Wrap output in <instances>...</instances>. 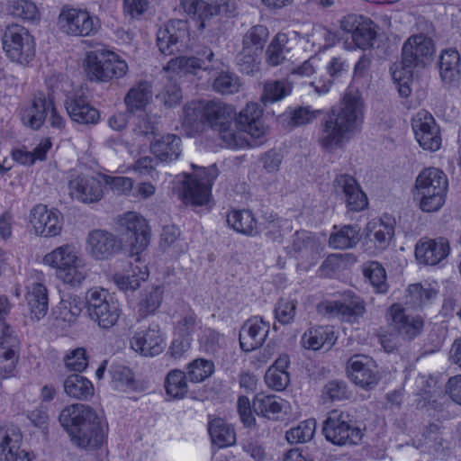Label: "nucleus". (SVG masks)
Here are the masks:
<instances>
[{
    "instance_id": "obj_1",
    "label": "nucleus",
    "mask_w": 461,
    "mask_h": 461,
    "mask_svg": "<svg viewBox=\"0 0 461 461\" xmlns=\"http://www.w3.org/2000/svg\"><path fill=\"white\" fill-rule=\"evenodd\" d=\"M363 101L358 92L345 94L339 107H333L324 117L319 144L326 151L342 149L363 122Z\"/></svg>"
},
{
    "instance_id": "obj_2",
    "label": "nucleus",
    "mask_w": 461,
    "mask_h": 461,
    "mask_svg": "<svg viewBox=\"0 0 461 461\" xmlns=\"http://www.w3.org/2000/svg\"><path fill=\"white\" fill-rule=\"evenodd\" d=\"M59 421L71 441L81 448L95 449L104 442L107 425L88 405L74 403L66 406L59 413Z\"/></svg>"
},
{
    "instance_id": "obj_3",
    "label": "nucleus",
    "mask_w": 461,
    "mask_h": 461,
    "mask_svg": "<svg viewBox=\"0 0 461 461\" xmlns=\"http://www.w3.org/2000/svg\"><path fill=\"white\" fill-rule=\"evenodd\" d=\"M436 54L433 40L422 33L410 36L402 48V59L391 68L392 77L397 84L402 97H408L411 93L410 84L412 82L415 69H423L430 65Z\"/></svg>"
},
{
    "instance_id": "obj_4",
    "label": "nucleus",
    "mask_w": 461,
    "mask_h": 461,
    "mask_svg": "<svg viewBox=\"0 0 461 461\" xmlns=\"http://www.w3.org/2000/svg\"><path fill=\"white\" fill-rule=\"evenodd\" d=\"M448 181L445 173L436 167L424 168L416 177L413 196L426 212L438 211L445 203Z\"/></svg>"
},
{
    "instance_id": "obj_5",
    "label": "nucleus",
    "mask_w": 461,
    "mask_h": 461,
    "mask_svg": "<svg viewBox=\"0 0 461 461\" xmlns=\"http://www.w3.org/2000/svg\"><path fill=\"white\" fill-rule=\"evenodd\" d=\"M322 433L334 445H357L363 438L362 430L351 415L340 410H332L323 421Z\"/></svg>"
},
{
    "instance_id": "obj_6",
    "label": "nucleus",
    "mask_w": 461,
    "mask_h": 461,
    "mask_svg": "<svg viewBox=\"0 0 461 461\" xmlns=\"http://www.w3.org/2000/svg\"><path fill=\"white\" fill-rule=\"evenodd\" d=\"M86 311L91 321L101 329L113 327L122 313L117 300L104 289H90L86 294Z\"/></svg>"
},
{
    "instance_id": "obj_7",
    "label": "nucleus",
    "mask_w": 461,
    "mask_h": 461,
    "mask_svg": "<svg viewBox=\"0 0 461 461\" xmlns=\"http://www.w3.org/2000/svg\"><path fill=\"white\" fill-rule=\"evenodd\" d=\"M218 176L215 165L202 167L195 174H185L183 181V201L185 203L201 206L209 202L211 187Z\"/></svg>"
},
{
    "instance_id": "obj_8",
    "label": "nucleus",
    "mask_w": 461,
    "mask_h": 461,
    "mask_svg": "<svg viewBox=\"0 0 461 461\" xmlns=\"http://www.w3.org/2000/svg\"><path fill=\"white\" fill-rule=\"evenodd\" d=\"M2 41L3 49L12 61L27 65L32 60L35 55L34 41L23 27L18 24L8 26Z\"/></svg>"
},
{
    "instance_id": "obj_9",
    "label": "nucleus",
    "mask_w": 461,
    "mask_h": 461,
    "mask_svg": "<svg viewBox=\"0 0 461 461\" xmlns=\"http://www.w3.org/2000/svg\"><path fill=\"white\" fill-rule=\"evenodd\" d=\"M59 29L72 36H91L100 28L99 19L86 10L63 6L58 17Z\"/></svg>"
},
{
    "instance_id": "obj_10",
    "label": "nucleus",
    "mask_w": 461,
    "mask_h": 461,
    "mask_svg": "<svg viewBox=\"0 0 461 461\" xmlns=\"http://www.w3.org/2000/svg\"><path fill=\"white\" fill-rule=\"evenodd\" d=\"M340 28L350 33L355 46L362 50L372 48L377 35V27L370 18L354 14L341 20Z\"/></svg>"
},
{
    "instance_id": "obj_11",
    "label": "nucleus",
    "mask_w": 461,
    "mask_h": 461,
    "mask_svg": "<svg viewBox=\"0 0 461 461\" xmlns=\"http://www.w3.org/2000/svg\"><path fill=\"white\" fill-rule=\"evenodd\" d=\"M415 139L420 146L429 151H437L441 147V134L434 117L427 111L421 110L411 121Z\"/></svg>"
},
{
    "instance_id": "obj_12",
    "label": "nucleus",
    "mask_w": 461,
    "mask_h": 461,
    "mask_svg": "<svg viewBox=\"0 0 461 461\" xmlns=\"http://www.w3.org/2000/svg\"><path fill=\"white\" fill-rule=\"evenodd\" d=\"M186 36V23L182 20H171L158 30L157 45L162 54L175 55L185 49Z\"/></svg>"
},
{
    "instance_id": "obj_13",
    "label": "nucleus",
    "mask_w": 461,
    "mask_h": 461,
    "mask_svg": "<svg viewBox=\"0 0 461 461\" xmlns=\"http://www.w3.org/2000/svg\"><path fill=\"white\" fill-rule=\"evenodd\" d=\"M386 319L391 330L403 339H414L423 329L422 318L407 313L399 303H393L388 308Z\"/></svg>"
},
{
    "instance_id": "obj_14",
    "label": "nucleus",
    "mask_w": 461,
    "mask_h": 461,
    "mask_svg": "<svg viewBox=\"0 0 461 461\" xmlns=\"http://www.w3.org/2000/svg\"><path fill=\"white\" fill-rule=\"evenodd\" d=\"M30 223L36 235L51 238L60 234L63 227V216L57 210H49L39 203L30 212Z\"/></svg>"
},
{
    "instance_id": "obj_15",
    "label": "nucleus",
    "mask_w": 461,
    "mask_h": 461,
    "mask_svg": "<svg viewBox=\"0 0 461 461\" xmlns=\"http://www.w3.org/2000/svg\"><path fill=\"white\" fill-rule=\"evenodd\" d=\"M332 186L334 193L342 196L349 211L360 212L367 207V197L354 176L348 174L338 175Z\"/></svg>"
},
{
    "instance_id": "obj_16",
    "label": "nucleus",
    "mask_w": 461,
    "mask_h": 461,
    "mask_svg": "<svg viewBox=\"0 0 461 461\" xmlns=\"http://www.w3.org/2000/svg\"><path fill=\"white\" fill-rule=\"evenodd\" d=\"M375 361L366 355H355L347 363V374L351 381L362 388L371 389L379 380Z\"/></svg>"
},
{
    "instance_id": "obj_17",
    "label": "nucleus",
    "mask_w": 461,
    "mask_h": 461,
    "mask_svg": "<svg viewBox=\"0 0 461 461\" xmlns=\"http://www.w3.org/2000/svg\"><path fill=\"white\" fill-rule=\"evenodd\" d=\"M317 312L327 318H339L351 322L366 313V303L360 297L353 295L348 303L339 301L320 303Z\"/></svg>"
},
{
    "instance_id": "obj_18",
    "label": "nucleus",
    "mask_w": 461,
    "mask_h": 461,
    "mask_svg": "<svg viewBox=\"0 0 461 461\" xmlns=\"http://www.w3.org/2000/svg\"><path fill=\"white\" fill-rule=\"evenodd\" d=\"M124 228V235L132 249L138 254L149 244V230L147 221L134 212H127L121 221Z\"/></svg>"
},
{
    "instance_id": "obj_19",
    "label": "nucleus",
    "mask_w": 461,
    "mask_h": 461,
    "mask_svg": "<svg viewBox=\"0 0 461 461\" xmlns=\"http://www.w3.org/2000/svg\"><path fill=\"white\" fill-rule=\"evenodd\" d=\"M86 249L96 260L108 259L121 249V242L107 230H93L86 238Z\"/></svg>"
},
{
    "instance_id": "obj_20",
    "label": "nucleus",
    "mask_w": 461,
    "mask_h": 461,
    "mask_svg": "<svg viewBox=\"0 0 461 461\" xmlns=\"http://www.w3.org/2000/svg\"><path fill=\"white\" fill-rule=\"evenodd\" d=\"M321 244L316 234L305 230H296L292 237L290 253L297 260L314 263L319 258Z\"/></svg>"
},
{
    "instance_id": "obj_21",
    "label": "nucleus",
    "mask_w": 461,
    "mask_h": 461,
    "mask_svg": "<svg viewBox=\"0 0 461 461\" xmlns=\"http://www.w3.org/2000/svg\"><path fill=\"white\" fill-rule=\"evenodd\" d=\"M131 347L144 357H154L163 352L166 342L159 327L151 325L147 330L137 332L131 338Z\"/></svg>"
},
{
    "instance_id": "obj_22",
    "label": "nucleus",
    "mask_w": 461,
    "mask_h": 461,
    "mask_svg": "<svg viewBox=\"0 0 461 461\" xmlns=\"http://www.w3.org/2000/svg\"><path fill=\"white\" fill-rule=\"evenodd\" d=\"M213 57L212 50L205 48L198 52V57L178 56L171 59L164 69L183 74H194L198 69L210 70L214 68Z\"/></svg>"
},
{
    "instance_id": "obj_23",
    "label": "nucleus",
    "mask_w": 461,
    "mask_h": 461,
    "mask_svg": "<svg viewBox=\"0 0 461 461\" xmlns=\"http://www.w3.org/2000/svg\"><path fill=\"white\" fill-rule=\"evenodd\" d=\"M52 103L53 99L50 95L43 92L34 95L31 104L21 111V119L24 125L33 130L40 129L52 107Z\"/></svg>"
},
{
    "instance_id": "obj_24",
    "label": "nucleus",
    "mask_w": 461,
    "mask_h": 461,
    "mask_svg": "<svg viewBox=\"0 0 461 461\" xmlns=\"http://www.w3.org/2000/svg\"><path fill=\"white\" fill-rule=\"evenodd\" d=\"M269 331V325L262 318L248 320L240 331V345L242 350L250 352L263 345Z\"/></svg>"
},
{
    "instance_id": "obj_25",
    "label": "nucleus",
    "mask_w": 461,
    "mask_h": 461,
    "mask_svg": "<svg viewBox=\"0 0 461 461\" xmlns=\"http://www.w3.org/2000/svg\"><path fill=\"white\" fill-rule=\"evenodd\" d=\"M449 251V243L445 238L421 240L416 244L415 257L420 264L435 266L446 258Z\"/></svg>"
},
{
    "instance_id": "obj_26",
    "label": "nucleus",
    "mask_w": 461,
    "mask_h": 461,
    "mask_svg": "<svg viewBox=\"0 0 461 461\" xmlns=\"http://www.w3.org/2000/svg\"><path fill=\"white\" fill-rule=\"evenodd\" d=\"M439 77L447 87H456L461 80V56L456 49L441 51L438 63Z\"/></svg>"
},
{
    "instance_id": "obj_27",
    "label": "nucleus",
    "mask_w": 461,
    "mask_h": 461,
    "mask_svg": "<svg viewBox=\"0 0 461 461\" xmlns=\"http://www.w3.org/2000/svg\"><path fill=\"white\" fill-rule=\"evenodd\" d=\"M65 107L70 119L79 124L94 125L100 121L99 111L82 95L68 98Z\"/></svg>"
},
{
    "instance_id": "obj_28",
    "label": "nucleus",
    "mask_w": 461,
    "mask_h": 461,
    "mask_svg": "<svg viewBox=\"0 0 461 461\" xmlns=\"http://www.w3.org/2000/svg\"><path fill=\"white\" fill-rule=\"evenodd\" d=\"M71 194L77 200L86 203H96L103 197L100 181L94 176H77L69 182Z\"/></svg>"
},
{
    "instance_id": "obj_29",
    "label": "nucleus",
    "mask_w": 461,
    "mask_h": 461,
    "mask_svg": "<svg viewBox=\"0 0 461 461\" xmlns=\"http://www.w3.org/2000/svg\"><path fill=\"white\" fill-rule=\"evenodd\" d=\"M262 110L258 104L251 103L240 111L239 117L235 118V125L242 131H246L254 140L265 135V128L262 123Z\"/></svg>"
},
{
    "instance_id": "obj_30",
    "label": "nucleus",
    "mask_w": 461,
    "mask_h": 461,
    "mask_svg": "<svg viewBox=\"0 0 461 461\" xmlns=\"http://www.w3.org/2000/svg\"><path fill=\"white\" fill-rule=\"evenodd\" d=\"M366 238L374 240L375 247L385 249L394 236V220L384 216L369 221L365 228Z\"/></svg>"
},
{
    "instance_id": "obj_31",
    "label": "nucleus",
    "mask_w": 461,
    "mask_h": 461,
    "mask_svg": "<svg viewBox=\"0 0 461 461\" xmlns=\"http://www.w3.org/2000/svg\"><path fill=\"white\" fill-rule=\"evenodd\" d=\"M235 118L236 111L232 105L216 101L204 103V122H208L212 129L218 131Z\"/></svg>"
},
{
    "instance_id": "obj_32",
    "label": "nucleus",
    "mask_w": 461,
    "mask_h": 461,
    "mask_svg": "<svg viewBox=\"0 0 461 461\" xmlns=\"http://www.w3.org/2000/svg\"><path fill=\"white\" fill-rule=\"evenodd\" d=\"M106 54L107 50L104 48L86 53L83 68L91 82H107Z\"/></svg>"
},
{
    "instance_id": "obj_33",
    "label": "nucleus",
    "mask_w": 461,
    "mask_h": 461,
    "mask_svg": "<svg viewBox=\"0 0 461 461\" xmlns=\"http://www.w3.org/2000/svg\"><path fill=\"white\" fill-rule=\"evenodd\" d=\"M29 317L32 321H39L48 312L49 298L47 288L41 283L32 284L26 294Z\"/></svg>"
},
{
    "instance_id": "obj_34",
    "label": "nucleus",
    "mask_w": 461,
    "mask_h": 461,
    "mask_svg": "<svg viewBox=\"0 0 461 461\" xmlns=\"http://www.w3.org/2000/svg\"><path fill=\"white\" fill-rule=\"evenodd\" d=\"M337 336L331 327L317 326L307 330L302 337V345L307 349L318 350L322 347L330 348Z\"/></svg>"
},
{
    "instance_id": "obj_35",
    "label": "nucleus",
    "mask_w": 461,
    "mask_h": 461,
    "mask_svg": "<svg viewBox=\"0 0 461 461\" xmlns=\"http://www.w3.org/2000/svg\"><path fill=\"white\" fill-rule=\"evenodd\" d=\"M183 11L192 19L200 22V28L204 27V21L221 13L222 5H213L205 0H180Z\"/></svg>"
},
{
    "instance_id": "obj_36",
    "label": "nucleus",
    "mask_w": 461,
    "mask_h": 461,
    "mask_svg": "<svg viewBox=\"0 0 461 461\" xmlns=\"http://www.w3.org/2000/svg\"><path fill=\"white\" fill-rule=\"evenodd\" d=\"M181 139L175 134H167L150 144V150L161 162H171L179 158Z\"/></svg>"
},
{
    "instance_id": "obj_37",
    "label": "nucleus",
    "mask_w": 461,
    "mask_h": 461,
    "mask_svg": "<svg viewBox=\"0 0 461 461\" xmlns=\"http://www.w3.org/2000/svg\"><path fill=\"white\" fill-rule=\"evenodd\" d=\"M152 97L151 85L148 81H140L134 85L127 93L124 103L127 112L134 113L145 109Z\"/></svg>"
},
{
    "instance_id": "obj_38",
    "label": "nucleus",
    "mask_w": 461,
    "mask_h": 461,
    "mask_svg": "<svg viewBox=\"0 0 461 461\" xmlns=\"http://www.w3.org/2000/svg\"><path fill=\"white\" fill-rule=\"evenodd\" d=\"M208 431L212 444L219 447H226L235 444L234 429L221 418H214L208 423Z\"/></svg>"
},
{
    "instance_id": "obj_39",
    "label": "nucleus",
    "mask_w": 461,
    "mask_h": 461,
    "mask_svg": "<svg viewBox=\"0 0 461 461\" xmlns=\"http://www.w3.org/2000/svg\"><path fill=\"white\" fill-rule=\"evenodd\" d=\"M228 225L239 233L256 236L258 233V221L249 210L232 211L227 215Z\"/></svg>"
},
{
    "instance_id": "obj_40",
    "label": "nucleus",
    "mask_w": 461,
    "mask_h": 461,
    "mask_svg": "<svg viewBox=\"0 0 461 461\" xmlns=\"http://www.w3.org/2000/svg\"><path fill=\"white\" fill-rule=\"evenodd\" d=\"M360 240V228L357 225H344L331 232L329 244L335 249L354 248Z\"/></svg>"
},
{
    "instance_id": "obj_41",
    "label": "nucleus",
    "mask_w": 461,
    "mask_h": 461,
    "mask_svg": "<svg viewBox=\"0 0 461 461\" xmlns=\"http://www.w3.org/2000/svg\"><path fill=\"white\" fill-rule=\"evenodd\" d=\"M86 308V301L76 294H67L57 307V319L72 323L80 315L83 308Z\"/></svg>"
},
{
    "instance_id": "obj_42",
    "label": "nucleus",
    "mask_w": 461,
    "mask_h": 461,
    "mask_svg": "<svg viewBox=\"0 0 461 461\" xmlns=\"http://www.w3.org/2000/svg\"><path fill=\"white\" fill-rule=\"evenodd\" d=\"M82 259L77 255L75 248L71 245H63L56 248L43 258L44 264L58 270L69 267Z\"/></svg>"
},
{
    "instance_id": "obj_43",
    "label": "nucleus",
    "mask_w": 461,
    "mask_h": 461,
    "mask_svg": "<svg viewBox=\"0 0 461 461\" xmlns=\"http://www.w3.org/2000/svg\"><path fill=\"white\" fill-rule=\"evenodd\" d=\"M217 131L225 146L230 149H241L248 146L252 147L260 143L257 140H255V143L250 142L245 136L247 132L242 131L241 129L239 128V124L235 125L234 120Z\"/></svg>"
},
{
    "instance_id": "obj_44",
    "label": "nucleus",
    "mask_w": 461,
    "mask_h": 461,
    "mask_svg": "<svg viewBox=\"0 0 461 461\" xmlns=\"http://www.w3.org/2000/svg\"><path fill=\"white\" fill-rule=\"evenodd\" d=\"M284 401L276 395L258 393L253 400V410L258 415L269 420L277 419V414L282 411Z\"/></svg>"
},
{
    "instance_id": "obj_45",
    "label": "nucleus",
    "mask_w": 461,
    "mask_h": 461,
    "mask_svg": "<svg viewBox=\"0 0 461 461\" xmlns=\"http://www.w3.org/2000/svg\"><path fill=\"white\" fill-rule=\"evenodd\" d=\"M65 393L72 398L84 400L93 395L92 383L86 377L74 374L68 375L63 382Z\"/></svg>"
},
{
    "instance_id": "obj_46",
    "label": "nucleus",
    "mask_w": 461,
    "mask_h": 461,
    "mask_svg": "<svg viewBox=\"0 0 461 461\" xmlns=\"http://www.w3.org/2000/svg\"><path fill=\"white\" fill-rule=\"evenodd\" d=\"M204 103L203 101H192L184 106L182 124L190 131L202 130L204 123Z\"/></svg>"
},
{
    "instance_id": "obj_47",
    "label": "nucleus",
    "mask_w": 461,
    "mask_h": 461,
    "mask_svg": "<svg viewBox=\"0 0 461 461\" xmlns=\"http://www.w3.org/2000/svg\"><path fill=\"white\" fill-rule=\"evenodd\" d=\"M166 393L172 399H182L187 393L186 375L178 369L171 370L165 378Z\"/></svg>"
},
{
    "instance_id": "obj_48",
    "label": "nucleus",
    "mask_w": 461,
    "mask_h": 461,
    "mask_svg": "<svg viewBox=\"0 0 461 461\" xmlns=\"http://www.w3.org/2000/svg\"><path fill=\"white\" fill-rule=\"evenodd\" d=\"M10 14L24 22L36 23L41 19L37 5L31 0H14L9 5Z\"/></svg>"
},
{
    "instance_id": "obj_49",
    "label": "nucleus",
    "mask_w": 461,
    "mask_h": 461,
    "mask_svg": "<svg viewBox=\"0 0 461 461\" xmlns=\"http://www.w3.org/2000/svg\"><path fill=\"white\" fill-rule=\"evenodd\" d=\"M268 36L269 32L266 26L255 25L245 33L242 40V47H248L249 50L261 54Z\"/></svg>"
},
{
    "instance_id": "obj_50",
    "label": "nucleus",
    "mask_w": 461,
    "mask_h": 461,
    "mask_svg": "<svg viewBox=\"0 0 461 461\" xmlns=\"http://www.w3.org/2000/svg\"><path fill=\"white\" fill-rule=\"evenodd\" d=\"M363 274L377 293L387 292L386 273L381 264L376 261L368 262L363 269Z\"/></svg>"
},
{
    "instance_id": "obj_51",
    "label": "nucleus",
    "mask_w": 461,
    "mask_h": 461,
    "mask_svg": "<svg viewBox=\"0 0 461 461\" xmlns=\"http://www.w3.org/2000/svg\"><path fill=\"white\" fill-rule=\"evenodd\" d=\"M348 69V64L341 57H333L327 65V71L332 80L329 79L328 82L320 85L321 82H313L315 90L319 94L327 93L335 78L344 75Z\"/></svg>"
},
{
    "instance_id": "obj_52",
    "label": "nucleus",
    "mask_w": 461,
    "mask_h": 461,
    "mask_svg": "<svg viewBox=\"0 0 461 461\" xmlns=\"http://www.w3.org/2000/svg\"><path fill=\"white\" fill-rule=\"evenodd\" d=\"M291 92L292 86L287 81H268L264 86V93L261 99L265 104L268 103L272 104L282 100L284 97L290 95Z\"/></svg>"
},
{
    "instance_id": "obj_53",
    "label": "nucleus",
    "mask_w": 461,
    "mask_h": 461,
    "mask_svg": "<svg viewBox=\"0 0 461 461\" xmlns=\"http://www.w3.org/2000/svg\"><path fill=\"white\" fill-rule=\"evenodd\" d=\"M86 276L87 271L83 259L77 260V263L57 271V276L71 286H79Z\"/></svg>"
},
{
    "instance_id": "obj_54",
    "label": "nucleus",
    "mask_w": 461,
    "mask_h": 461,
    "mask_svg": "<svg viewBox=\"0 0 461 461\" xmlns=\"http://www.w3.org/2000/svg\"><path fill=\"white\" fill-rule=\"evenodd\" d=\"M112 383L119 391H131L136 388V381L130 368L124 366H115L111 370Z\"/></svg>"
},
{
    "instance_id": "obj_55",
    "label": "nucleus",
    "mask_w": 461,
    "mask_h": 461,
    "mask_svg": "<svg viewBox=\"0 0 461 461\" xmlns=\"http://www.w3.org/2000/svg\"><path fill=\"white\" fill-rule=\"evenodd\" d=\"M316 422L314 420L302 421L295 428L290 429L285 438L291 444L304 443L311 440L314 435Z\"/></svg>"
},
{
    "instance_id": "obj_56",
    "label": "nucleus",
    "mask_w": 461,
    "mask_h": 461,
    "mask_svg": "<svg viewBox=\"0 0 461 461\" xmlns=\"http://www.w3.org/2000/svg\"><path fill=\"white\" fill-rule=\"evenodd\" d=\"M187 375L191 382L200 383L208 378L214 370L212 361L198 358L191 362L187 366Z\"/></svg>"
},
{
    "instance_id": "obj_57",
    "label": "nucleus",
    "mask_w": 461,
    "mask_h": 461,
    "mask_svg": "<svg viewBox=\"0 0 461 461\" xmlns=\"http://www.w3.org/2000/svg\"><path fill=\"white\" fill-rule=\"evenodd\" d=\"M297 307V301L289 298H280L274 309L275 318L283 324L287 325L294 321Z\"/></svg>"
},
{
    "instance_id": "obj_58",
    "label": "nucleus",
    "mask_w": 461,
    "mask_h": 461,
    "mask_svg": "<svg viewBox=\"0 0 461 461\" xmlns=\"http://www.w3.org/2000/svg\"><path fill=\"white\" fill-rule=\"evenodd\" d=\"M107 68V82L113 79H119L123 77L128 72L127 62L121 59L119 55L113 51L107 50L106 64Z\"/></svg>"
},
{
    "instance_id": "obj_59",
    "label": "nucleus",
    "mask_w": 461,
    "mask_h": 461,
    "mask_svg": "<svg viewBox=\"0 0 461 461\" xmlns=\"http://www.w3.org/2000/svg\"><path fill=\"white\" fill-rule=\"evenodd\" d=\"M163 291L159 286L153 287L145 297L139 303V314L140 317H147L154 313L160 305Z\"/></svg>"
},
{
    "instance_id": "obj_60",
    "label": "nucleus",
    "mask_w": 461,
    "mask_h": 461,
    "mask_svg": "<svg viewBox=\"0 0 461 461\" xmlns=\"http://www.w3.org/2000/svg\"><path fill=\"white\" fill-rule=\"evenodd\" d=\"M261 54L255 50L242 47L237 55V64L242 73L250 75L259 69V56Z\"/></svg>"
},
{
    "instance_id": "obj_61",
    "label": "nucleus",
    "mask_w": 461,
    "mask_h": 461,
    "mask_svg": "<svg viewBox=\"0 0 461 461\" xmlns=\"http://www.w3.org/2000/svg\"><path fill=\"white\" fill-rule=\"evenodd\" d=\"M22 435L15 427L0 428V453H11L20 447Z\"/></svg>"
},
{
    "instance_id": "obj_62",
    "label": "nucleus",
    "mask_w": 461,
    "mask_h": 461,
    "mask_svg": "<svg viewBox=\"0 0 461 461\" xmlns=\"http://www.w3.org/2000/svg\"><path fill=\"white\" fill-rule=\"evenodd\" d=\"M286 42L285 34H277L267 50V61L270 66H277L285 59V43Z\"/></svg>"
},
{
    "instance_id": "obj_63",
    "label": "nucleus",
    "mask_w": 461,
    "mask_h": 461,
    "mask_svg": "<svg viewBox=\"0 0 461 461\" xmlns=\"http://www.w3.org/2000/svg\"><path fill=\"white\" fill-rule=\"evenodd\" d=\"M351 394L348 384L341 380L329 381L322 390V395L332 402L348 400Z\"/></svg>"
},
{
    "instance_id": "obj_64",
    "label": "nucleus",
    "mask_w": 461,
    "mask_h": 461,
    "mask_svg": "<svg viewBox=\"0 0 461 461\" xmlns=\"http://www.w3.org/2000/svg\"><path fill=\"white\" fill-rule=\"evenodd\" d=\"M317 113L310 107H298L284 114L283 119L287 121L288 125L297 127L312 122L316 118Z\"/></svg>"
}]
</instances>
